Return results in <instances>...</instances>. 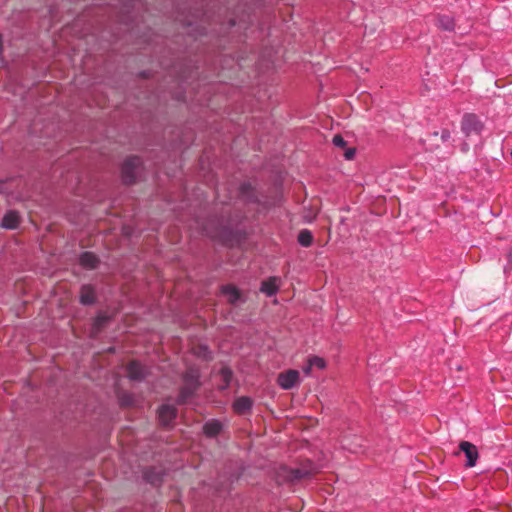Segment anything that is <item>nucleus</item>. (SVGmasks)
<instances>
[{
	"label": "nucleus",
	"instance_id": "nucleus-13",
	"mask_svg": "<svg viewBox=\"0 0 512 512\" xmlns=\"http://www.w3.org/2000/svg\"><path fill=\"white\" fill-rule=\"evenodd\" d=\"M221 292L228 299V302L235 304L240 299V291L233 285H224L221 287Z\"/></svg>",
	"mask_w": 512,
	"mask_h": 512
},
{
	"label": "nucleus",
	"instance_id": "nucleus-11",
	"mask_svg": "<svg viewBox=\"0 0 512 512\" xmlns=\"http://www.w3.org/2000/svg\"><path fill=\"white\" fill-rule=\"evenodd\" d=\"M79 263L81 266L87 269H94L99 263V259L92 252H84L80 255Z\"/></svg>",
	"mask_w": 512,
	"mask_h": 512
},
{
	"label": "nucleus",
	"instance_id": "nucleus-14",
	"mask_svg": "<svg viewBox=\"0 0 512 512\" xmlns=\"http://www.w3.org/2000/svg\"><path fill=\"white\" fill-rule=\"evenodd\" d=\"M436 25L444 31H453L455 29L454 19L448 15H438Z\"/></svg>",
	"mask_w": 512,
	"mask_h": 512
},
{
	"label": "nucleus",
	"instance_id": "nucleus-28",
	"mask_svg": "<svg viewBox=\"0 0 512 512\" xmlns=\"http://www.w3.org/2000/svg\"><path fill=\"white\" fill-rule=\"evenodd\" d=\"M354 155H355V149H354V148H349V149H347V150L345 151V154H344V156H345V158H346L347 160H351V159H353Z\"/></svg>",
	"mask_w": 512,
	"mask_h": 512
},
{
	"label": "nucleus",
	"instance_id": "nucleus-26",
	"mask_svg": "<svg viewBox=\"0 0 512 512\" xmlns=\"http://www.w3.org/2000/svg\"><path fill=\"white\" fill-rule=\"evenodd\" d=\"M199 350L200 351L198 352V354L200 356H202L203 358H205L207 360L211 359V352L208 350V348L206 346H200Z\"/></svg>",
	"mask_w": 512,
	"mask_h": 512
},
{
	"label": "nucleus",
	"instance_id": "nucleus-17",
	"mask_svg": "<svg viewBox=\"0 0 512 512\" xmlns=\"http://www.w3.org/2000/svg\"><path fill=\"white\" fill-rule=\"evenodd\" d=\"M203 430L207 436L215 437L221 432L222 425L218 421H210L204 425Z\"/></svg>",
	"mask_w": 512,
	"mask_h": 512
},
{
	"label": "nucleus",
	"instance_id": "nucleus-8",
	"mask_svg": "<svg viewBox=\"0 0 512 512\" xmlns=\"http://www.w3.org/2000/svg\"><path fill=\"white\" fill-rule=\"evenodd\" d=\"M177 416V409L173 405L163 404L158 409V418L162 425H170Z\"/></svg>",
	"mask_w": 512,
	"mask_h": 512
},
{
	"label": "nucleus",
	"instance_id": "nucleus-10",
	"mask_svg": "<svg viewBox=\"0 0 512 512\" xmlns=\"http://www.w3.org/2000/svg\"><path fill=\"white\" fill-rule=\"evenodd\" d=\"M20 224V216L17 211H8L3 219L1 225L6 229H16Z\"/></svg>",
	"mask_w": 512,
	"mask_h": 512
},
{
	"label": "nucleus",
	"instance_id": "nucleus-1",
	"mask_svg": "<svg viewBox=\"0 0 512 512\" xmlns=\"http://www.w3.org/2000/svg\"><path fill=\"white\" fill-rule=\"evenodd\" d=\"M199 372L196 369L190 368L183 375V385L177 398L178 404L187 403L200 387Z\"/></svg>",
	"mask_w": 512,
	"mask_h": 512
},
{
	"label": "nucleus",
	"instance_id": "nucleus-22",
	"mask_svg": "<svg viewBox=\"0 0 512 512\" xmlns=\"http://www.w3.org/2000/svg\"><path fill=\"white\" fill-rule=\"evenodd\" d=\"M119 402L122 407L132 406L134 403V397L129 393H122L119 395Z\"/></svg>",
	"mask_w": 512,
	"mask_h": 512
},
{
	"label": "nucleus",
	"instance_id": "nucleus-25",
	"mask_svg": "<svg viewBox=\"0 0 512 512\" xmlns=\"http://www.w3.org/2000/svg\"><path fill=\"white\" fill-rule=\"evenodd\" d=\"M506 260H507V265L504 267L505 273L512 270V248H510L508 250V252L506 253Z\"/></svg>",
	"mask_w": 512,
	"mask_h": 512
},
{
	"label": "nucleus",
	"instance_id": "nucleus-7",
	"mask_svg": "<svg viewBox=\"0 0 512 512\" xmlns=\"http://www.w3.org/2000/svg\"><path fill=\"white\" fill-rule=\"evenodd\" d=\"M126 372L131 380L141 381L147 375V369L139 361L133 360L128 363Z\"/></svg>",
	"mask_w": 512,
	"mask_h": 512
},
{
	"label": "nucleus",
	"instance_id": "nucleus-19",
	"mask_svg": "<svg viewBox=\"0 0 512 512\" xmlns=\"http://www.w3.org/2000/svg\"><path fill=\"white\" fill-rule=\"evenodd\" d=\"M297 240L301 246L309 247L313 243V235L309 230L303 229L299 232Z\"/></svg>",
	"mask_w": 512,
	"mask_h": 512
},
{
	"label": "nucleus",
	"instance_id": "nucleus-24",
	"mask_svg": "<svg viewBox=\"0 0 512 512\" xmlns=\"http://www.w3.org/2000/svg\"><path fill=\"white\" fill-rule=\"evenodd\" d=\"M333 144L339 148H344L346 146V141L344 140V138L337 134L333 137V140H332Z\"/></svg>",
	"mask_w": 512,
	"mask_h": 512
},
{
	"label": "nucleus",
	"instance_id": "nucleus-12",
	"mask_svg": "<svg viewBox=\"0 0 512 512\" xmlns=\"http://www.w3.org/2000/svg\"><path fill=\"white\" fill-rule=\"evenodd\" d=\"M95 291L92 286L84 285L80 291V302L83 305H91L95 302Z\"/></svg>",
	"mask_w": 512,
	"mask_h": 512
},
{
	"label": "nucleus",
	"instance_id": "nucleus-9",
	"mask_svg": "<svg viewBox=\"0 0 512 512\" xmlns=\"http://www.w3.org/2000/svg\"><path fill=\"white\" fill-rule=\"evenodd\" d=\"M253 406V400L247 396H241L233 402V410L239 415L248 413Z\"/></svg>",
	"mask_w": 512,
	"mask_h": 512
},
{
	"label": "nucleus",
	"instance_id": "nucleus-27",
	"mask_svg": "<svg viewBox=\"0 0 512 512\" xmlns=\"http://www.w3.org/2000/svg\"><path fill=\"white\" fill-rule=\"evenodd\" d=\"M450 131L448 129H443L441 132V139L443 142H446L450 139Z\"/></svg>",
	"mask_w": 512,
	"mask_h": 512
},
{
	"label": "nucleus",
	"instance_id": "nucleus-2",
	"mask_svg": "<svg viewBox=\"0 0 512 512\" xmlns=\"http://www.w3.org/2000/svg\"><path fill=\"white\" fill-rule=\"evenodd\" d=\"M316 473V466L315 464L307 460L303 464H301L300 467L296 468H289V467H281L279 471V477L282 478L284 481L288 482H298L302 479L309 478L313 474Z\"/></svg>",
	"mask_w": 512,
	"mask_h": 512
},
{
	"label": "nucleus",
	"instance_id": "nucleus-15",
	"mask_svg": "<svg viewBox=\"0 0 512 512\" xmlns=\"http://www.w3.org/2000/svg\"><path fill=\"white\" fill-rule=\"evenodd\" d=\"M261 292L265 293L267 296H273L278 291L277 278L271 277L262 282Z\"/></svg>",
	"mask_w": 512,
	"mask_h": 512
},
{
	"label": "nucleus",
	"instance_id": "nucleus-3",
	"mask_svg": "<svg viewBox=\"0 0 512 512\" xmlns=\"http://www.w3.org/2000/svg\"><path fill=\"white\" fill-rule=\"evenodd\" d=\"M141 165V159L137 156L127 158L121 167V176L125 184H133L136 181L137 169Z\"/></svg>",
	"mask_w": 512,
	"mask_h": 512
},
{
	"label": "nucleus",
	"instance_id": "nucleus-20",
	"mask_svg": "<svg viewBox=\"0 0 512 512\" xmlns=\"http://www.w3.org/2000/svg\"><path fill=\"white\" fill-rule=\"evenodd\" d=\"M145 479L153 485H158L162 482V477L159 473H154V469H147L144 472Z\"/></svg>",
	"mask_w": 512,
	"mask_h": 512
},
{
	"label": "nucleus",
	"instance_id": "nucleus-16",
	"mask_svg": "<svg viewBox=\"0 0 512 512\" xmlns=\"http://www.w3.org/2000/svg\"><path fill=\"white\" fill-rule=\"evenodd\" d=\"M219 376L221 378V384L219 385V389L225 390L230 386V383L233 378V372L228 367H222Z\"/></svg>",
	"mask_w": 512,
	"mask_h": 512
},
{
	"label": "nucleus",
	"instance_id": "nucleus-21",
	"mask_svg": "<svg viewBox=\"0 0 512 512\" xmlns=\"http://www.w3.org/2000/svg\"><path fill=\"white\" fill-rule=\"evenodd\" d=\"M203 231L207 236H209L213 239H219V240H223V234L226 232L225 229H221L220 231L211 230L208 225H205L203 227Z\"/></svg>",
	"mask_w": 512,
	"mask_h": 512
},
{
	"label": "nucleus",
	"instance_id": "nucleus-23",
	"mask_svg": "<svg viewBox=\"0 0 512 512\" xmlns=\"http://www.w3.org/2000/svg\"><path fill=\"white\" fill-rule=\"evenodd\" d=\"M308 360L313 367H317L318 369H324L326 367V362L321 357L313 356L310 357Z\"/></svg>",
	"mask_w": 512,
	"mask_h": 512
},
{
	"label": "nucleus",
	"instance_id": "nucleus-29",
	"mask_svg": "<svg viewBox=\"0 0 512 512\" xmlns=\"http://www.w3.org/2000/svg\"><path fill=\"white\" fill-rule=\"evenodd\" d=\"M312 368H313V366L308 362L307 365L305 367H303V372L306 375H309L311 373Z\"/></svg>",
	"mask_w": 512,
	"mask_h": 512
},
{
	"label": "nucleus",
	"instance_id": "nucleus-18",
	"mask_svg": "<svg viewBox=\"0 0 512 512\" xmlns=\"http://www.w3.org/2000/svg\"><path fill=\"white\" fill-rule=\"evenodd\" d=\"M111 317L106 314H98L94 319L92 331L93 333H98L101 329L110 321Z\"/></svg>",
	"mask_w": 512,
	"mask_h": 512
},
{
	"label": "nucleus",
	"instance_id": "nucleus-6",
	"mask_svg": "<svg viewBox=\"0 0 512 512\" xmlns=\"http://www.w3.org/2000/svg\"><path fill=\"white\" fill-rule=\"evenodd\" d=\"M459 450L466 456V467H474L479 457L477 447L468 441H461L459 444Z\"/></svg>",
	"mask_w": 512,
	"mask_h": 512
},
{
	"label": "nucleus",
	"instance_id": "nucleus-5",
	"mask_svg": "<svg viewBox=\"0 0 512 512\" xmlns=\"http://www.w3.org/2000/svg\"><path fill=\"white\" fill-rule=\"evenodd\" d=\"M277 383L285 390L292 389L299 383V372L293 369L282 372L278 375Z\"/></svg>",
	"mask_w": 512,
	"mask_h": 512
},
{
	"label": "nucleus",
	"instance_id": "nucleus-30",
	"mask_svg": "<svg viewBox=\"0 0 512 512\" xmlns=\"http://www.w3.org/2000/svg\"><path fill=\"white\" fill-rule=\"evenodd\" d=\"M249 188V185L248 184H242L241 185V192L244 193L246 189Z\"/></svg>",
	"mask_w": 512,
	"mask_h": 512
},
{
	"label": "nucleus",
	"instance_id": "nucleus-4",
	"mask_svg": "<svg viewBox=\"0 0 512 512\" xmlns=\"http://www.w3.org/2000/svg\"><path fill=\"white\" fill-rule=\"evenodd\" d=\"M461 129L466 136H470L471 134H480L483 129V124L478 116L467 113L462 118Z\"/></svg>",
	"mask_w": 512,
	"mask_h": 512
}]
</instances>
